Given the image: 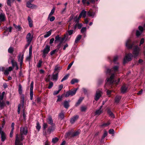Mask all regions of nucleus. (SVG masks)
<instances>
[{"label":"nucleus","mask_w":145,"mask_h":145,"mask_svg":"<svg viewBox=\"0 0 145 145\" xmlns=\"http://www.w3.org/2000/svg\"><path fill=\"white\" fill-rule=\"evenodd\" d=\"M82 90L85 94H87L88 90L87 89L84 88H82Z\"/></svg>","instance_id":"e2e57ef3"},{"label":"nucleus","mask_w":145,"mask_h":145,"mask_svg":"<svg viewBox=\"0 0 145 145\" xmlns=\"http://www.w3.org/2000/svg\"><path fill=\"white\" fill-rule=\"evenodd\" d=\"M118 56L117 55H116L114 56L113 58V62L115 64H119L118 62H116L117 60L118 59Z\"/></svg>","instance_id":"7c9ffc66"},{"label":"nucleus","mask_w":145,"mask_h":145,"mask_svg":"<svg viewBox=\"0 0 145 145\" xmlns=\"http://www.w3.org/2000/svg\"><path fill=\"white\" fill-rule=\"evenodd\" d=\"M66 8H67L66 7H65L64 8L62 9L61 11V14H64L66 12Z\"/></svg>","instance_id":"6e6d98bb"},{"label":"nucleus","mask_w":145,"mask_h":145,"mask_svg":"<svg viewBox=\"0 0 145 145\" xmlns=\"http://www.w3.org/2000/svg\"><path fill=\"white\" fill-rule=\"evenodd\" d=\"M121 98V97L120 96L117 95L116 96L115 99V103L117 104L118 103Z\"/></svg>","instance_id":"bb28decb"},{"label":"nucleus","mask_w":145,"mask_h":145,"mask_svg":"<svg viewBox=\"0 0 145 145\" xmlns=\"http://www.w3.org/2000/svg\"><path fill=\"white\" fill-rule=\"evenodd\" d=\"M82 38L81 36L80 35H78L76 37L75 41V43H77Z\"/></svg>","instance_id":"473e14b6"},{"label":"nucleus","mask_w":145,"mask_h":145,"mask_svg":"<svg viewBox=\"0 0 145 145\" xmlns=\"http://www.w3.org/2000/svg\"><path fill=\"white\" fill-rule=\"evenodd\" d=\"M27 7L30 8H37V6L36 5L32 4L30 1H27L26 4Z\"/></svg>","instance_id":"a211bd4d"},{"label":"nucleus","mask_w":145,"mask_h":145,"mask_svg":"<svg viewBox=\"0 0 145 145\" xmlns=\"http://www.w3.org/2000/svg\"><path fill=\"white\" fill-rule=\"evenodd\" d=\"M77 89H75L73 91H70L67 92L65 94V96L66 97H68L69 96H72L74 95L76 92Z\"/></svg>","instance_id":"f8f14e48"},{"label":"nucleus","mask_w":145,"mask_h":145,"mask_svg":"<svg viewBox=\"0 0 145 145\" xmlns=\"http://www.w3.org/2000/svg\"><path fill=\"white\" fill-rule=\"evenodd\" d=\"M144 42V38H142L140 41L139 45V46H140Z\"/></svg>","instance_id":"de8ad7c7"},{"label":"nucleus","mask_w":145,"mask_h":145,"mask_svg":"<svg viewBox=\"0 0 145 145\" xmlns=\"http://www.w3.org/2000/svg\"><path fill=\"white\" fill-rule=\"evenodd\" d=\"M89 22L88 19L85 18L84 20V22L83 23L84 24H88Z\"/></svg>","instance_id":"338daca9"},{"label":"nucleus","mask_w":145,"mask_h":145,"mask_svg":"<svg viewBox=\"0 0 145 145\" xmlns=\"http://www.w3.org/2000/svg\"><path fill=\"white\" fill-rule=\"evenodd\" d=\"M51 32H52L51 30H50V31H48V32H47L46 33V34L44 35V38H47V37H48L49 36H50L51 34Z\"/></svg>","instance_id":"e433bc0d"},{"label":"nucleus","mask_w":145,"mask_h":145,"mask_svg":"<svg viewBox=\"0 0 145 145\" xmlns=\"http://www.w3.org/2000/svg\"><path fill=\"white\" fill-rule=\"evenodd\" d=\"M110 124V123L109 122H108L106 123H104L101 125V127H107Z\"/></svg>","instance_id":"ea45409f"},{"label":"nucleus","mask_w":145,"mask_h":145,"mask_svg":"<svg viewBox=\"0 0 145 145\" xmlns=\"http://www.w3.org/2000/svg\"><path fill=\"white\" fill-rule=\"evenodd\" d=\"M79 80L76 79H73L71 81V83L72 84H74L77 83L78 82Z\"/></svg>","instance_id":"4c0bfd02"},{"label":"nucleus","mask_w":145,"mask_h":145,"mask_svg":"<svg viewBox=\"0 0 145 145\" xmlns=\"http://www.w3.org/2000/svg\"><path fill=\"white\" fill-rule=\"evenodd\" d=\"M37 129L39 131L40 128L41 127L40 125V124L38 122H37V126L36 127Z\"/></svg>","instance_id":"5fc2aeb1"},{"label":"nucleus","mask_w":145,"mask_h":145,"mask_svg":"<svg viewBox=\"0 0 145 145\" xmlns=\"http://www.w3.org/2000/svg\"><path fill=\"white\" fill-rule=\"evenodd\" d=\"M27 20L29 22V26L30 27H31L33 26V21L29 16H28Z\"/></svg>","instance_id":"cd10ccee"},{"label":"nucleus","mask_w":145,"mask_h":145,"mask_svg":"<svg viewBox=\"0 0 145 145\" xmlns=\"http://www.w3.org/2000/svg\"><path fill=\"white\" fill-rule=\"evenodd\" d=\"M53 83L52 82H50L49 83V84L48 86V88L49 89L51 88H52V87L53 86Z\"/></svg>","instance_id":"bf43d9fd"},{"label":"nucleus","mask_w":145,"mask_h":145,"mask_svg":"<svg viewBox=\"0 0 145 145\" xmlns=\"http://www.w3.org/2000/svg\"><path fill=\"white\" fill-rule=\"evenodd\" d=\"M18 91L19 93L20 94H21L22 93V87L20 84H19L18 86Z\"/></svg>","instance_id":"c03bdc74"},{"label":"nucleus","mask_w":145,"mask_h":145,"mask_svg":"<svg viewBox=\"0 0 145 145\" xmlns=\"http://www.w3.org/2000/svg\"><path fill=\"white\" fill-rule=\"evenodd\" d=\"M24 57V55L20 54L18 56V61L19 62H20V65L21 66L23 63V59Z\"/></svg>","instance_id":"6ab92c4d"},{"label":"nucleus","mask_w":145,"mask_h":145,"mask_svg":"<svg viewBox=\"0 0 145 145\" xmlns=\"http://www.w3.org/2000/svg\"><path fill=\"white\" fill-rule=\"evenodd\" d=\"M61 67L59 65H57L55 66L54 69V72L58 73L59 71L61 69Z\"/></svg>","instance_id":"a878e982"},{"label":"nucleus","mask_w":145,"mask_h":145,"mask_svg":"<svg viewBox=\"0 0 145 145\" xmlns=\"http://www.w3.org/2000/svg\"><path fill=\"white\" fill-rule=\"evenodd\" d=\"M50 46L49 45H46L43 50V53L48 54L50 51Z\"/></svg>","instance_id":"aec40b11"},{"label":"nucleus","mask_w":145,"mask_h":145,"mask_svg":"<svg viewBox=\"0 0 145 145\" xmlns=\"http://www.w3.org/2000/svg\"><path fill=\"white\" fill-rule=\"evenodd\" d=\"M141 49L137 45L133 46V50L132 54L134 58L137 57L140 54Z\"/></svg>","instance_id":"20e7f679"},{"label":"nucleus","mask_w":145,"mask_h":145,"mask_svg":"<svg viewBox=\"0 0 145 145\" xmlns=\"http://www.w3.org/2000/svg\"><path fill=\"white\" fill-rule=\"evenodd\" d=\"M11 62L13 67H17V69H18V68L17 66L16 62V61H15L13 59H12L11 60Z\"/></svg>","instance_id":"c756f323"},{"label":"nucleus","mask_w":145,"mask_h":145,"mask_svg":"<svg viewBox=\"0 0 145 145\" xmlns=\"http://www.w3.org/2000/svg\"><path fill=\"white\" fill-rule=\"evenodd\" d=\"M82 102V99L81 98H80L78 101L76 103V104H75V106H78Z\"/></svg>","instance_id":"09e8293b"},{"label":"nucleus","mask_w":145,"mask_h":145,"mask_svg":"<svg viewBox=\"0 0 145 145\" xmlns=\"http://www.w3.org/2000/svg\"><path fill=\"white\" fill-rule=\"evenodd\" d=\"M65 136L66 138H69L73 137L72 132H70L67 133L65 134Z\"/></svg>","instance_id":"393cba45"},{"label":"nucleus","mask_w":145,"mask_h":145,"mask_svg":"<svg viewBox=\"0 0 145 145\" xmlns=\"http://www.w3.org/2000/svg\"><path fill=\"white\" fill-rule=\"evenodd\" d=\"M70 102V101L69 100L68 101H65L63 103L64 107L66 108L67 109L69 106V103Z\"/></svg>","instance_id":"5701e85b"},{"label":"nucleus","mask_w":145,"mask_h":145,"mask_svg":"<svg viewBox=\"0 0 145 145\" xmlns=\"http://www.w3.org/2000/svg\"><path fill=\"white\" fill-rule=\"evenodd\" d=\"M103 105L100 106L99 109L97 110L95 112V115H99L103 112V110L102 109Z\"/></svg>","instance_id":"2eb2a0df"},{"label":"nucleus","mask_w":145,"mask_h":145,"mask_svg":"<svg viewBox=\"0 0 145 145\" xmlns=\"http://www.w3.org/2000/svg\"><path fill=\"white\" fill-rule=\"evenodd\" d=\"M73 32V30H70L68 31V33L69 35H72Z\"/></svg>","instance_id":"774afa93"},{"label":"nucleus","mask_w":145,"mask_h":145,"mask_svg":"<svg viewBox=\"0 0 145 145\" xmlns=\"http://www.w3.org/2000/svg\"><path fill=\"white\" fill-rule=\"evenodd\" d=\"M60 39V37H59V35H57L55 38V42L59 40Z\"/></svg>","instance_id":"052dcab7"},{"label":"nucleus","mask_w":145,"mask_h":145,"mask_svg":"<svg viewBox=\"0 0 145 145\" xmlns=\"http://www.w3.org/2000/svg\"><path fill=\"white\" fill-rule=\"evenodd\" d=\"M90 2L94 4L95 2V0H82V3L85 6L89 5Z\"/></svg>","instance_id":"9d476101"},{"label":"nucleus","mask_w":145,"mask_h":145,"mask_svg":"<svg viewBox=\"0 0 145 145\" xmlns=\"http://www.w3.org/2000/svg\"><path fill=\"white\" fill-rule=\"evenodd\" d=\"M54 129L55 128L53 126H51L48 129L47 131L49 132V133H50L52 131H54Z\"/></svg>","instance_id":"c9c22d12"},{"label":"nucleus","mask_w":145,"mask_h":145,"mask_svg":"<svg viewBox=\"0 0 145 145\" xmlns=\"http://www.w3.org/2000/svg\"><path fill=\"white\" fill-rule=\"evenodd\" d=\"M117 65L114 66L111 69L108 68L106 69V72L107 74H110L112 72H113L111 74L110 77H108L106 78L105 81L106 84L105 87L107 89L113 88L115 86L118 85L120 82V78H118L117 80H115L114 79L115 76L114 72L118 71L120 67L119 64Z\"/></svg>","instance_id":"f257e3e1"},{"label":"nucleus","mask_w":145,"mask_h":145,"mask_svg":"<svg viewBox=\"0 0 145 145\" xmlns=\"http://www.w3.org/2000/svg\"><path fill=\"white\" fill-rule=\"evenodd\" d=\"M134 42H132L131 40L130 39H128L125 42V46L128 49H131L134 45Z\"/></svg>","instance_id":"1a4fd4ad"},{"label":"nucleus","mask_w":145,"mask_h":145,"mask_svg":"<svg viewBox=\"0 0 145 145\" xmlns=\"http://www.w3.org/2000/svg\"><path fill=\"white\" fill-rule=\"evenodd\" d=\"M109 133L110 134H114V130L113 129H110L108 131Z\"/></svg>","instance_id":"13d9d810"},{"label":"nucleus","mask_w":145,"mask_h":145,"mask_svg":"<svg viewBox=\"0 0 145 145\" xmlns=\"http://www.w3.org/2000/svg\"><path fill=\"white\" fill-rule=\"evenodd\" d=\"M55 19V17L54 16H52V17H50L49 18H48V19L50 21L52 22L54 21Z\"/></svg>","instance_id":"603ef678"},{"label":"nucleus","mask_w":145,"mask_h":145,"mask_svg":"<svg viewBox=\"0 0 145 145\" xmlns=\"http://www.w3.org/2000/svg\"><path fill=\"white\" fill-rule=\"evenodd\" d=\"M14 0H7V4L9 6H11V3L14 2Z\"/></svg>","instance_id":"79ce46f5"},{"label":"nucleus","mask_w":145,"mask_h":145,"mask_svg":"<svg viewBox=\"0 0 145 145\" xmlns=\"http://www.w3.org/2000/svg\"><path fill=\"white\" fill-rule=\"evenodd\" d=\"M4 104L5 103L3 101L0 102V107L1 108L0 110L2 109L3 108L4 106Z\"/></svg>","instance_id":"3c124183"},{"label":"nucleus","mask_w":145,"mask_h":145,"mask_svg":"<svg viewBox=\"0 0 145 145\" xmlns=\"http://www.w3.org/2000/svg\"><path fill=\"white\" fill-rule=\"evenodd\" d=\"M12 28V27H10L7 29L6 31H8L9 32H11Z\"/></svg>","instance_id":"69168bd1"},{"label":"nucleus","mask_w":145,"mask_h":145,"mask_svg":"<svg viewBox=\"0 0 145 145\" xmlns=\"http://www.w3.org/2000/svg\"><path fill=\"white\" fill-rule=\"evenodd\" d=\"M1 140L2 141H4L5 138V136L4 132H2L1 134Z\"/></svg>","instance_id":"58836bf2"},{"label":"nucleus","mask_w":145,"mask_h":145,"mask_svg":"<svg viewBox=\"0 0 145 145\" xmlns=\"http://www.w3.org/2000/svg\"><path fill=\"white\" fill-rule=\"evenodd\" d=\"M27 133L26 127H22L20 128V135H16L15 145H22V141L24 139L23 135H26Z\"/></svg>","instance_id":"f03ea898"},{"label":"nucleus","mask_w":145,"mask_h":145,"mask_svg":"<svg viewBox=\"0 0 145 145\" xmlns=\"http://www.w3.org/2000/svg\"><path fill=\"white\" fill-rule=\"evenodd\" d=\"M48 125L47 124L45 123H43V131L44 132H46V129Z\"/></svg>","instance_id":"37998d69"},{"label":"nucleus","mask_w":145,"mask_h":145,"mask_svg":"<svg viewBox=\"0 0 145 145\" xmlns=\"http://www.w3.org/2000/svg\"><path fill=\"white\" fill-rule=\"evenodd\" d=\"M107 113L110 117L113 118H115L114 115L111 111L110 109L108 108H107Z\"/></svg>","instance_id":"4be33fe9"},{"label":"nucleus","mask_w":145,"mask_h":145,"mask_svg":"<svg viewBox=\"0 0 145 145\" xmlns=\"http://www.w3.org/2000/svg\"><path fill=\"white\" fill-rule=\"evenodd\" d=\"M108 134L107 132L106 131H105L103 133V135L102 137V139H104L105 137H106Z\"/></svg>","instance_id":"a19ab883"},{"label":"nucleus","mask_w":145,"mask_h":145,"mask_svg":"<svg viewBox=\"0 0 145 145\" xmlns=\"http://www.w3.org/2000/svg\"><path fill=\"white\" fill-rule=\"evenodd\" d=\"M6 20V17L5 14L0 13V21L1 22H3Z\"/></svg>","instance_id":"b1692460"},{"label":"nucleus","mask_w":145,"mask_h":145,"mask_svg":"<svg viewBox=\"0 0 145 145\" xmlns=\"http://www.w3.org/2000/svg\"><path fill=\"white\" fill-rule=\"evenodd\" d=\"M93 8L95 9V12H91L88 11L87 12L84 9L82 10V17L85 18L86 17L87 14L88 16L94 17L95 14V13L97 12L98 8L96 5H94Z\"/></svg>","instance_id":"7ed1b4c3"},{"label":"nucleus","mask_w":145,"mask_h":145,"mask_svg":"<svg viewBox=\"0 0 145 145\" xmlns=\"http://www.w3.org/2000/svg\"><path fill=\"white\" fill-rule=\"evenodd\" d=\"M128 86L127 84H124L121 87V92L122 93H124L127 91Z\"/></svg>","instance_id":"9b49d317"},{"label":"nucleus","mask_w":145,"mask_h":145,"mask_svg":"<svg viewBox=\"0 0 145 145\" xmlns=\"http://www.w3.org/2000/svg\"><path fill=\"white\" fill-rule=\"evenodd\" d=\"M69 76V75L68 74H67L66 75H65L64 77L63 78V79H62V80L61 81V82H63L64 80H67Z\"/></svg>","instance_id":"a18cd8bd"},{"label":"nucleus","mask_w":145,"mask_h":145,"mask_svg":"<svg viewBox=\"0 0 145 145\" xmlns=\"http://www.w3.org/2000/svg\"><path fill=\"white\" fill-rule=\"evenodd\" d=\"M73 63H74L73 61L70 64H69V65L67 67V70H69L70 68L71 67Z\"/></svg>","instance_id":"0e129e2a"},{"label":"nucleus","mask_w":145,"mask_h":145,"mask_svg":"<svg viewBox=\"0 0 145 145\" xmlns=\"http://www.w3.org/2000/svg\"><path fill=\"white\" fill-rule=\"evenodd\" d=\"M21 100L20 103L19 104L18 109V114L20 113L21 108H23L24 106V95H22L21 96Z\"/></svg>","instance_id":"0eeeda50"},{"label":"nucleus","mask_w":145,"mask_h":145,"mask_svg":"<svg viewBox=\"0 0 145 145\" xmlns=\"http://www.w3.org/2000/svg\"><path fill=\"white\" fill-rule=\"evenodd\" d=\"M33 39V36L30 33H29L26 37V39L28 43H31Z\"/></svg>","instance_id":"4468645a"},{"label":"nucleus","mask_w":145,"mask_h":145,"mask_svg":"<svg viewBox=\"0 0 145 145\" xmlns=\"http://www.w3.org/2000/svg\"><path fill=\"white\" fill-rule=\"evenodd\" d=\"M78 115H76L72 118L71 119L70 122L72 124H73L78 119Z\"/></svg>","instance_id":"412c9836"},{"label":"nucleus","mask_w":145,"mask_h":145,"mask_svg":"<svg viewBox=\"0 0 145 145\" xmlns=\"http://www.w3.org/2000/svg\"><path fill=\"white\" fill-rule=\"evenodd\" d=\"M101 92L100 91H97L96 92V93L95 98V99L96 101H97L101 96Z\"/></svg>","instance_id":"f3484780"},{"label":"nucleus","mask_w":145,"mask_h":145,"mask_svg":"<svg viewBox=\"0 0 145 145\" xmlns=\"http://www.w3.org/2000/svg\"><path fill=\"white\" fill-rule=\"evenodd\" d=\"M47 121L48 123L52 125L53 124V121L52 117L49 116H48V118L47 120Z\"/></svg>","instance_id":"c85d7f7f"},{"label":"nucleus","mask_w":145,"mask_h":145,"mask_svg":"<svg viewBox=\"0 0 145 145\" xmlns=\"http://www.w3.org/2000/svg\"><path fill=\"white\" fill-rule=\"evenodd\" d=\"M58 140L59 139L58 138L55 137L52 139V142L54 143H55L58 141Z\"/></svg>","instance_id":"8fccbe9b"},{"label":"nucleus","mask_w":145,"mask_h":145,"mask_svg":"<svg viewBox=\"0 0 145 145\" xmlns=\"http://www.w3.org/2000/svg\"><path fill=\"white\" fill-rule=\"evenodd\" d=\"M86 27H82V40L86 37Z\"/></svg>","instance_id":"dca6fc26"},{"label":"nucleus","mask_w":145,"mask_h":145,"mask_svg":"<svg viewBox=\"0 0 145 145\" xmlns=\"http://www.w3.org/2000/svg\"><path fill=\"white\" fill-rule=\"evenodd\" d=\"M133 56L131 53H129L127 54L124 58L123 63L125 64L127 62L131 61L132 59Z\"/></svg>","instance_id":"6e6552de"},{"label":"nucleus","mask_w":145,"mask_h":145,"mask_svg":"<svg viewBox=\"0 0 145 145\" xmlns=\"http://www.w3.org/2000/svg\"><path fill=\"white\" fill-rule=\"evenodd\" d=\"M58 74L57 73H56L55 74H53L52 78L54 80L56 81L57 80L58 77Z\"/></svg>","instance_id":"72a5a7b5"},{"label":"nucleus","mask_w":145,"mask_h":145,"mask_svg":"<svg viewBox=\"0 0 145 145\" xmlns=\"http://www.w3.org/2000/svg\"><path fill=\"white\" fill-rule=\"evenodd\" d=\"M55 10V8L53 7L52 9V10L51 12L48 15V18L54 14Z\"/></svg>","instance_id":"f704fd0d"},{"label":"nucleus","mask_w":145,"mask_h":145,"mask_svg":"<svg viewBox=\"0 0 145 145\" xmlns=\"http://www.w3.org/2000/svg\"><path fill=\"white\" fill-rule=\"evenodd\" d=\"M72 135H73V137H74L76 136H77L78 135H79V132L78 131H76L75 132H72Z\"/></svg>","instance_id":"49530a36"},{"label":"nucleus","mask_w":145,"mask_h":145,"mask_svg":"<svg viewBox=\"0 0 145 145\" xmlns=\"http://www.w3.org/2000/svg\"><path fill=\"white\" fill-rule=\"evenodd\" d=\"M59 117L61 119H63L64 117V113L63 111H61L59 114Z\"/></svg>","instance_id":"2f4dec72"},{"label":"nucleus","mask_w":145,"mask_h":145,"mask_svg":"<svg viewBox=\"0 0 145 145\" xmlns=\"http://www.w3.org/2000/svg\"><path fill=\"white\" fill-rule=\"evenodd\" d=\"M14 51L13 48L12 47H10L8 49V52L10 53H12Z\"/></svg>","instance_id":"864d4df0"},{"label":"nucleus","mask_w":145,"mask_h":145,"mask_svg":"<svg viewBox=\"0 0 145 145\" xmlns=\"http://www.w3.org/2000/svg\"><path fill=\"white\" fill-rule=\"evenodd\" d=\"M103 82V80L101 79H99L98 81V84L99 85L101 84Z\"/></svg>","instance_id":"680f3d73"},{"label":"nucleus","mask_w":145,"mask_h":145,"mask_svg":"<svg viewBox=\"0 0 145 145\" xmlns=\"http://www.w3.org/2000/svg\"><path fill=\"white\" fill-rule=\"evenodd\" d=\"M33 82L32 81L30 84V99L32 100L33 99Z\"/></svg>","instance_id":"ddd939ff"},{"label":"nucleus","mask_w":145,"mask_h":145,"mask_svg":"<svg viewBox=\"0 0 145 145\" xmlns=\"http://www.w3.org/2000/svg\"><path fill=\"white\" fill-rule=\"evenodd\" d=\"M82 17V12H80L78 17L77 16L74 19V21L76 23L75 25L74 26V28L75 29L77 28H78L79 29H80L82 27V25L81 24L79 23V20Z\"/></svg>","instance_id":"39448f33"},{"label":"nucleus","mask_w":145,"mask_h":145,"mask_svg":"<svg viewBox=\"0 0 145 145\" xmlns=\"http://www.w3.org/2000/svg\"><path fill=\"white\" fill-rule=\"evenodd\" d=\"M42 63V61L41 60H40L39 61L37 67H40L41 65V64Z\"/></svg>","instance_id":"4d7b16f0"},{"label":"nucleus","mask_w":145,"mask_h":145,"mask_svg":"<svg viewBox=\"0 0 145 145\" xmlns=\"http://www.w3.org/2000/svg\"><path fill=\"white\" fill-rule=\"evenodd\" d=\"M138 30L136 31V35L137 37H139L143 33L144 29L143 26L139 25L138 26Z\"/></svg>","instance_id":"423d86ee"}]
</instances>
